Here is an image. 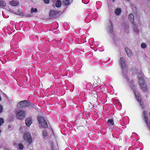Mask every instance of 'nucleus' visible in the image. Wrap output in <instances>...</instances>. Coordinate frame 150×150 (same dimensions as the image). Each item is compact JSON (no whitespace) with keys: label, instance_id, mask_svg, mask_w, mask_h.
I'll return each mask as SVG.
<instances>
[{"label":"nucleus","instance_id":"1","mask_svg":"<svg viewBox=\"0 0 150 150\" xmlns=\"http://www.w3.org/2000/svg\"><path fill=\"white\" fill-rule=\"evenodd\" d=\"M39 123L44 128L47 127H48L47 122L43 117L40 116L38 117V118Z\"/></svg>","mask_w":150,"mask_h":150},{"label":"nucleus","instance_id":"2","mask_svg":"<svg viewBox=\"0 0 150 150\" xmlns=\"http://www.w3.org/2000/svg\"><path fill=\"white\" fill-rule=\"evenodd\" d=\"M16 116L20 120H22L25 117L26 115L25 111L23 110H17L16 111Z\"/></svg>","mask_w":150,"mask_h":150},{"label":"nucleus","instance_id":"3","mask_svg":"<svg viewBox=\"0 0 150 150\" xmlns=\"http://www.w3.org/2000/svg\"><path fill=\"white\" fill-rule=\"evenodd\" d=\"M30 105V103L28 102L26 100H23L19 102L17 105L18 108L25 107H28Z\"/></svg>","mask_w":150,"mask_h":150},{"label":"nucleus","instance_id":"4","mask_svg":"<svg viewBox=\"0 0 150 150\" xmlns=\"http://www.w3.org/2000/svg\"><path fill=\"white\" fill-rule=\"evenodd\" d=\"M120 65H121L122 71L123 75L124 76V77H126L127 76V66L126 64L125 63Z\"/></svg>","mask_w":150,"mask_h":150},{"label":"nucleus","instance_id":"5","mask_svg":"<svg viewBox=\"0 0 150 150\" xmlns=\"http://www.w3.org/2000/svg\"><path fill=\"white\" fill-rule=\"evenodd\" d=\"M24 140L29 143L32 141V139L30 134L29 132H25L24 135Z\"/></svg>","mask_w":150,"mask_h":150},{"label":"nucleus","instance_id":"6","mask_svg":"<svg viewBox=\"0 0 150 150\" xmlns=\"http://www.w3.org/2000/svg\"><path fill=\"white\" fill-rule=\"evenodd\" d=\"M59 13V12L58 11L51 10L50 11V16L51 18H55L56 17L57 14Z\"/></svg>","mask_w":150,"mask_h":150},{"label":"nucleus","instance_id":"7","mask_svg":"<svg viewBox=\"0 0 150 150\" xmlns=\"http://www.w3.org/2000/svg\"><path fill=\"white\" fill-rule=\"evenodd\" d=\"M108 25H109L108 31L109 33L110 34H112L113 31V28L112 22L110 20L109 21V23H108Z\"/></svg>","mask_w":150,"mask_h":150},{"label":"nucleus","instance_id":"8","mask_svg":"<svg viewBox=\"0 0 150 150\" xmlns=\"http://www.w3.org/2000/svg\"><path fill=\"white\" fill-rule=\"evenodd\" d=\"M138 77L140 85L145 83L144 82V80L142 74H139L138 76Z\"/></svg>","mask_w":150,"mask_h":150},{"label":"nucleus","instance_id":"9","mask_svg":"<svg viewBox=\"0 0 150 150\" xmlns=\"http://www.w3.org/2000/svg\"><path fill=\"white\" fill-rule=\"evenodd\" d=\"M32 120L30 118H28L25 120V122L27 126H29L32 123Z\"/></svg>","mask_w":150,"mask_h":150},{"label":"nucleus","instance_id":"10","mask_svg":"<svg viewBox=\"0 0 150 150\" xmlns=\"http://www.w3.org/2000/svg\"><path fill=\"white\" fill-rule=\"evenodd\" d=\"M134 94L135 95V96L136 97V98L137 99V101L139 102H140V105L141 106V107H142L143 106H142V105L143 104V103L141 101V99L140 96H137V94H136V92H134Z\"/></svg>","mask_w":150,"mask_h":150},{"label":"nucleus","instance_id":"11","mask_svg":"<svg viewBox=\"0 0 150 150\" xmlns=\"http://www.w3.org/2000/svg\"><path fill=\"white\" fill-rule=\"evenodd\" d=\"M128 18L129 20L132 24L135 23L134 21V17L132 14H129L128 16Z\"/></svg>","mask_w":150,"mask_h":150},{"label":"nucleus","instance_id":"12","mask_svg":"<svg viewBox=\"0 0 150 150\" xmlns=\"http://www.w3.org/2000/svg\"><path fill=\"white\" fill-rule=\"evenodd\" d=\"M132 24L133 25V28L134 31L136 33H138L139 30L137 28V25L135 23H133Z\"/></svg>","mask_w":150,"mask_h":150},{"label":"nucleus","instance_id":"13","mask_svg":"<svg viewBox=\"0 0 150 150\" xmlns=\"http://www.w3.org/2000/svg\"><path fill=\"white\" fill-rule=\"evenodd\" d=\"M125 50L128 56L129 57H131L132 56V53L131 50L127 48H125Z\"/></svg>","mask_w":150,"mask_h":150},{"label":"nucleus","instance_id":"14","mask_svg":"<svg viewBox=\"0 0 150 150\" xmlns=\"http://www.w3.org/2000/svg\"><path fill=\"white\" fill-rule=\"evenodd\" d=\"M19 4V2L18 1L13 0L11 1L10 4L13 6H16L17 5Z\"/></svg>","mask_w":150,"mask_h":150},{"label":"nucleus","instance_id":"15","mask_svg":"<svg viewBox=\"0 0 150 150\" xmlns=\"http://www.w3.org/2000/svg\"><path fill=\"white\" fill-rule=\"evenodd\" d=\"M140 86L144 91H145L147 90V88L145 83L143 84H141Z\"/></svg>","mask_w":150,"mask_h":150},{"label":"nucleus","instance_id":"16","mask_svg":"<svg viewBox=\"0 0 150 150\" xmlns=\"http://www.w3.org/2000/svg\"><path fill=\"white\" fill-rule=\"evenodd\" d=\"M107 123L108 125L110 126L111 125H113L114 124L113 120L112 119H108L107 121Z\"/></svg>","mask_w":150,"mask_h":150},{"label":"nucleus","instance_id":"17","mask_svg":"<svg viewBox=\"0 0 150 150\" xmlns=\"http://www.w3.org/2000/svg\"><path fill=\"white\" fill-rule=\"evenodd\" d=\"M122 27L126 30H127V29L128 27V25L126 23H123L122 24Z\"/></svg>","mask_w":150,"mask_h":150},{"label":"nucleus","instance_id":"18","mask_svg":"<svg viewBox=\"0 0 150 150\" xmlns=\"http://www.w3.org/2000/svg\"><path fill=\"white\" fill-rule=\"evenodd\" d=\"M61 5V2L59 0H57L55 3V6L57 8L59 7Z\"/></svg>","mask_w":150,"mask_h":150},{"label":"nucleus","instance_id":"19","mask_svg":"<svg viewBox=\"0 0 150 150\" xmlns=\"http://www.w3.org/2000/svg\"><path fill=\"white\" fill-rule=\"evenodd\" d=\"M121 12V10L119 8H117L115 10V13L116 15H118Z\"/></svg>","mask_w":150,"mask_h":150},{"label":"nucleus","instance_id":"20","mask_svg":"<svg viewBox=\"0 0 150 150\" xmlns=\"http://www.w3.org/2000/svg\"><path fill=\"white\" fill-rule=\"evenodd\" d=\"M125 59L124 57H122L120 58V64L125 63Z\"/></svg>","mask_w":150,"mask_h":150},{"label":"nucleus","instance_id":"21","mask_svg":"<svg viewBox=\"0 0 150 150\" xmlns=\"http://www.w3.org/2000/svg\"><path fill=\"white\" fill-rule=\"evenodd\" d=\"M6 4L4 2L2 1H0V6H4Z\"/></svg>","mask_w":150,"mask_h":150},{"label":"nucleus","instance_id":"22","mask_svg":"<svg viewBox=\"0 0 150 150\" xmlns=\"http://www.w3.org/2000/svg\"><path fill=\"white\" fill-rule=\"evenodd\" d=\"M37 9L36 8H32L31 9V12H35L36 13L37 12Z\"/></svg>","mask_w":150,"mask_h":150},{"label":"nucleus","instance_id":"23","mask_svg":"<svg viewBox=\"0 0 150 150\" xmlns=\"http://www.w3.org/2000/svg\"><path fill=\"white\" fill-rule=\"evenodd\" d=\"M73 1V0H66V6Z\"/></svg>","mask_w":150,"mask_h":150},{"label":"nucleus","instance_id":"24","mask_svg":"<svg viewBox=\"0 0 150 150\" xmlns=\"http://www.w3.org/2000/svg\"><path fill=\"white\" fill-rule=\"evenodd\" d=\"M141 47L143 48H145L146 47V44L144 43H142L141 45Z\"/></svg>","mask_w":150,"mask_h":150},{"label":"nucleus","instance_id":"25","mask_svg":"<svg viewBox=\"0 0 150 150\" xmlns=\"http://www.w3.org/2000/svg\"><path fill=\"white\" fill-rule=\"evenodd\" d=\"M132 9L134 10L133 12L135 13H136L137 12L136 8L135 7H132Z\"/></svg>","mask_w":150,"mask_h":150},{"label":"nucleus","instance_id":"26","mask_svg":"<svg viewBox=\"0 0 150 150\" xmlns=\"http://www.w3.org/2000/svg\"><path fill=\"white\" fill-rule=\"evenodd\" d=\"M47 135V132L45 130H44L43 132V135L44 137H46Z\"/></svg>","mask_w":150,"mask_h":150},{"label":"nucleus","instance_id":"27","mask_svg":"<svg viewBox=\"0 0 150 150\" xmlns=\"http://www.w3.org/2000/svg\"><path fill=\"white\" fill-rule=\"evenodd\" d=\"M4 122V120L1 118H0V126H1Z\"/></svg>","mask_w":150,"mask_h":150},{"label":"nucleus","instance_id":"28","mask_svg":"<svg viewBox=\"0 0 150 150\" xmlns=\"http://www.w3.org/2000/svg\"><path fill=\"white\" fill-rule=\"evenodd\" d=\"M23 146L22 144H20L19 145V149L22 150L23 148Z\"/></svg>","mask_w":150,"mask_h":150},{"label":"nucleus","instance_id":"29","mask_svg":"<svg viewBox=\"0 0 150 150\" xmlns=\"http://www.w3.org/2000/svg\"><path fill=\"white\" fill-rule=\"evenodd\" d=\"M17 14H19V15L20 16H22L23 15V13L21 12H20L19 11H18L17 13Z\"/></svg>","mask_w":150,"mask_h":150},{"label":"nucleus","instance_id":"30","mask_svg":"<svg viewBox=\"0 0 150 150\" xmlns=\"http://www.w3.org/2000/svg\"><path fill=\"white\" fill-rule=\"evenodd\" d=\"M144 118L147 124H148V117H147L146 116H145Z\"/></svg>","mask_w":150,"mask_h":150},{"label":"nucleus","instance_id":"31","mask_svg":"<svg viewBox=\"0 0 150 150\" xmlns=\"http://www.w3.org/2000/svg\"><path fill=\"white\" fill-rule=\"evenodd\" d=\"M52 150H58L57 148H55L53 146V145H52Z\"/></svg>","mask_w":150,"mask_h":150},{"label":"nucleus","instance_id":"32","mask_svg":"<svg viewBox=\"0 0 150 150\" xmlns=\"http://www.w3.org/2000/svg\"><path fill=\"white\" fill-rule=\"evenodd\" d=\"M44 2L46 4H48L49 1V0H43Z\"/></svg>","mask_w":150,"mask_h":150},{"label":"nucleus","instance_id":"33","mask_svg":"<svg viewBox=\"0 0 150 150\" xmlns=\"http://www.w3.org/2000/svg\"><path fill=\"white\" fill-rule=\"evenodd\" d=\"M3 107L0 104V113L2 112Z\"/></svg>","mask_w":150,"mask_h":150},{"label":"nucleus","instance_id":"34","mask_svg":"<svg viewBox=\"0 0 150 150\" xmlns=\"http://www.w3.org/2000/svg\"><path fill=\"white\" fill-rule=\"evenodd\" d=\"M27 15L28 16H28V17H31V15L30 14H28V15Z\"/></svg>","mask_w":150,"mask_h":150},{"label":"nucleus","instance_id":"35","mask_svg":"<svg viewBox=\"0 0 150 150\" xmlns=\"http://www.w3.org/2000/svg\"><path fill=\"white\" fill-rule=\"evenodd\" d=\"M146 114L145 113V112H144V116H146Z\"/></svg>","mask_w":150,"mask_h":150},{"label":"nucleus","instance_id":"36","mask_svg":"<svg viewBox=\"0 0 150 150\" xmlns=\"http://www.w3.org/2000/svg\"><path fill=\"white\" fill-rule=\"evenodd\" d=\"M4 150H9L7 148H5L4 149Z\"/></svg>","mask_w":150,"mask_h":150},{"label":"nucleus","instance_id":"37","mask_svg":"<svg viewBox=\"0 0 150 150\" xmlns=\"http://www.w3.org/2000/svg\"><path fill=\"white\" fill-rule=\"evenodd\" d=\"M1 96H0V101H1Z\"/></svg>","mask_w":150,"mask_h":150},{"label":"nucleus","instance_id":"38","mask_svg":"<svg viewBox=\"0 0 150 150\" xmlns=\"http://www.w3.org/2000/svg\"><path fill=\"white\" fill-rule=\"evenodd\" d=\"M8 127H11L10 125L8 126Z\"/></svg>","mask_w":150,"mask_h":150},{"label":"nucleus","instance_id":"39","mask_svg":"<svg viewBox=\"0 0 150 150\" xmlns=\"http://www.w3.org/2000/svg\"><path fill=\"white\" fill-rule=\"evenodd\" d=\"M112 1L113 2H114L115 1V0H112Z\"/></svg>","mask_w":150,"mask_h":150},{"label":"nucleus","instance_id":"40","mask_svg":"<svg viewBox=\"0 0 150 150\" xmlns=\"http://www.w3.org/2000/svg\"><path fill=\"white\" fill-rule=\"evenodd\" d=\"M1 130H0V134L1 133Z\"/></svg>","mask_w":150,"mask_h":150}]
</instances>
